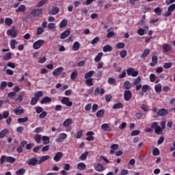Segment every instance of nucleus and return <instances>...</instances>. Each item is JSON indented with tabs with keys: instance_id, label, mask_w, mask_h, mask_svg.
<instances>
[{
	"instance_id": "8fccbe9b",
	"label": "nucleus",
	"mask_w": 175,
	"mask_h": 175,
	"mask_svg": "<svg viewBox=\"0 0 175 175\" xmlns=\"http://www.w3.org/2000/svg\"><path fill=\"white\" fill-rule=\"evenodd\" d=\"M78 75H79V72L77 71H73L70 75L71 80H76Z\"/></svg>"
},
{
	"instance_id": "aec40b11",
	"label": "nucleus",
	"mask_w": 175,
	"mask_h": 175,
	"mask_svg": "<svg viewBox=\"0 0 175 175\" xmlns=\"http://www.w3.org/2000/svg\"><path fill=\"white\" fill-rule=\"evenodd\" d=\"M25 92H21L18 96V98H16L15 99L16 102L17 103H21V102H23V99L24 98V95H25Z\"/></svg>"
},
{
	"instance_id": "3c124183",
	"label": "nucleus",
	"mask_w": 175,
	"mask_h": 175,
	"mask_svg": "<svg viewBox=\"0 0 175 175\" xmlns=\"http://www.w3.org/2000/svg\"><path fill=\"white\" fill-rule=\"evenodd\" d=\"M39 100L36 97H33L31 100H30V105L31 106H35L38 103V101Z\"/></svg>"
},
{
	"instance_id": "de8ad7c7",
	"label": "nucleus",
	"mask_w": 175,
	"mask_h": 175,
	"mask_svg": "<svg viewBox=\"0 0 175 175\" xmlns=\"http://www.w3.org/2000/svg\"><path fill=\"white\" fill-rule=\"evenodd\" d=\"M42 135L40 134H37L36 135V136L34 137V140L35 142H36V143H40V142L42 141Z\"/></svg>"
},
{
	"instance_id": "1a4fd4ad",
	"label": "nucleus",
	"mask_w": 175,
	"mask_h": 175,
	"mask_svg": "<svg viewBox=\"0 0 175 175\" xmlns=\"http://www.w3.org/2000/svg\"><path fill=\"white\" fill-rule=\"evenodd\" d=\"M62 103L63 105H66V106H68V107H71V106L73 105V103L70 100H69V98L68 97H64L62 99Z\"/></svg>"
},
{
	"instance_id": "5fc2aeb1",
	"label": "nucleus",
	"mask_w": 175,
	"mask_h": 175,
	"mask_svg": "<svg viewBox=\"0 0 175 175\" xmlns=\"http://www.w3.org/2000/svg\"><path fill=\"white\" fill-rule=\"evenodd\" d=\"M8 85V82L7 81H2L0 85V90L1 91H3L5 88H6V86Z\"/></svg>"
},
{
	"instance_id": "473e14b6",
	"label": "nucleus",
	"mask_w": 175,
	"mask_h": 175,
	"mask_svg": "<svg viewBox=\"0 0 175 175\" xmlns=\"http://www.w3.org/2000/svg\"><path fill=\"white\" fill-rule=\"evenodd\" d=\"M49 13L52 16H55V14H58L59 13V8L57 7H55Z\"/></svg>"
},
{
	"instance_id": "864d4df0",
	"label": "nucleus",
	"mask_w": 175,
	"mask_h": 175,
	"mask_svg": "<svg viewBox=\"0 0 175 175\" xmlns=\"http://www.w3.org/2000/svg\"><path fill=\"white\" fill-rule=\"evenodd\" d=\"M150 85H144L142 88V91L144 93H146L150 90Z\"/></svg>"
},
{
	"instance_id": "13d9d810",
	"label": "nucleus",
	"mask_w": 175,
	"mask_h": 175,
	"mask_svg": "<svg viewBox=\"0 0 175 175\" xmlns=\"http://www.w3.org/2000/svg\"><path fill=\"white\" fill-rule=\"evenodd\" d=\"M152 154L153 155H154V157L159 155L160 154L159 149H158V148H154L152 150Z\"/></svg>"
},
{
	"instance_id": "6e6d98bb",
	"label": "nucleus",
	"mask_w": 175,
	"mask_h": 175,
	"mask_svg": "<svg viewBox=\"0 0 175 175\" xmlns=\"http://www.w3.org/2000/svg\"><path fill=\"white\" fill-rule=\"evenodd\" d=\"M16 44H17V41H16V40H11L10 47L12 50H14V49H16Z\"/></svg>"
},
{
	"instance_id": "4d7b16f0",
	"label": "nucleus",
	"mask_w": 175,
	"mask_h": 175,
	"mask_svg": "<svg viewBox=\"0 0 175 175\" xmlns=\"http://www.w3.org/2000/svg\"><path fill=\"white\" fill-rule=\"evenodd\" d=\"M44 32V29H43V27H39L37 29V35H38V36L42 35V33H43Z\"/></svg>"
},
{
	"instance_id": "603ef678",
	"label": "nucleus",
	"mask_w": 175,
	"mask_h": 175,
	"mask_svg": "<svg viewBox=\"0 0 175 175\" xmlns=\"http://www.w3.org/2000/svg\"><path fill=\"white\" fill-rule=\"evenodd\" d=\"M41 96H43V92L42 91H38L34 94V98H36L38 100L39 98H41Z\"/></svg>"
},
{
	"instance_id": "dca6fc26",
	"label": "nucleus",
	"mask_w": 175,
	"mask_h": 175,
	"mask_svg": "<svg viewBox=\"0 0 175 175\" xmlns=\"http://www.w3.org/2000/svg\"><path fill=\"white\" fill-rule=\"evenodd\" d=\"M101 129L105 132H110L111 131V126L109 124L104 123L101 125Z\"/></svg>"
},
{
	"instance_id": "bb28decb",
	"label": "nucleus",
	"mask_w": 175,
	"mask_h": 175,
	"mask_svg": "<svg viewBox=\"0 0 175 175\" xmlns=\"http://www.w3.org/2000/svg\"><path fill=\"white\" fill-rule=\"evenodd\" d=\"M9 132V129H4L0 132V139H3L6 135H8Z\"/></svg>"
},
{
	"instance_id": "5701e85b",
	"label": "nucleus",
	"mask_w": 175,
	"mask_h": 175,
	"mask_svg": "<svg viewBox=\"0 0 175 175\" xmlns=\"http://www.w3.org/2000/svg\"><path fill=\"white\" fill-rule=\"evenodd\" d=\"M48 159H50V155H45L41 157L40 160L38 161V165H42L43 162H45V161H47Z\"/></svg>"
},
{
	"instance_id": "09e8293b",
	"label": "nucleus",
	"mask_w": 175,
	"mask_h": 175,
	"mask_svg": "<svg viewBox=\"0 0 175 175\" xmlns=\"http://www.w3.org/2000/svg\"><path fill=\"white\" fill-rule=\"evenodd\" d=\"M3 61H9V59H12V53H8L5 56L3 57Z\"/></svg>"
},
{
	"instance_id": "c85d7f7f",
	"label": "nucleus",
	"mask_w": 175,
	"mask_h": 175,
	"mask_svg": "<svg viewBox=\"0 0 175 175\" xmlns=\"http://www.w3.org/2000/svg\"><path fill=\"white\" fill-rule=\"evenodd\" d=\"M80 49V42L76 41L74 42L72 45V50L73 51H78V50Z\"/></svg>"
},
{
	"instance_id": "72a5a7b5",
	"label": "nucleus",
	"mask_w": 175,
	"mask_h": 175,
	"mask_svg": "<svg viewBox=\"0 0 175 175\" xmlns=\"http://www.w3.org/2000/svg\"><path fill=\"white\" fill-rule=\"evenodd\" d=\"M124 87L126 90H129L131 88H132V85L131 84V82L129 81H126L124 83Z\"/></svg>"
},
{
	"instance_id": "423d86ee",
	"label": "nucleus",
	"mask_w": 175,
	"mask_h": 175,
	"mask_svg": "<svg viewBox=\"0 0 175 175\" xmlns=\"http://www.w3.org/2000/svg\"><path fill=\"white\" fill-rule=\"evenodd\" d=\"M68 134L65 133H61L59 134L58 138L55 139L56 143H62L65 140V139H67Z\"/></svg>"
},
{
	"instance_id": "0e129e2a",
	"label": "nucleus",
	"mask_w": 175,
	"mask_h": 175,
	"mask_svg": "<svg viewBox=\"0 0 175 175\" xmlns=\"http://www.w3.org/2000/svg\"><path fill=\"white\" fill-rule=\"evenodd\" d=\"M141 109L144 111H146V112L148 111V106L147 105H145V104L142 105Z\"/></svg>"
},
{
	"instance_id": "4468645a",
	"label": "nucleus",
	"mask_w": 175,
	"mask_h": 175,
	"mask_svg": "<svg viewBox=\"0 0 175 175\" xmlns=\"http://www.w3.org/2000/svg\"><path fill=\"white\" fill-rule=\"evenodd\" d=\"M157 114L160 117H165V116H167V114H169V111H167V109H161L157 112Z\"/></svg>"
},
{
	"instance_id": "c9c22d12",
	"label": "nucleus",
	"mask_w": 175,
	"mask_h": 175,
	"mask_svg": "<svg viewBox=\"0 0 175 175\" xmlns=\"http://www.w3.org/2000/svg\"><path fill=\"white\" fill-rule=\"evenodd\" d=\"M88 151H85L84 153H82L79 157V159H81V161H85V159H87V157H88Z\"/></svg>"
},
{
	"instance_id": "6ab92c4d",
	"label": "nucleus",
	"mask_w": 175,
	"mask_h": 175,
	"mask_svg": "<svg viewBox=\"0 0 175 175\" xmlns=\"http://www.w3.org/2000/svg\"><path fill=\"white\" fill-rule=\"evenodd\" d=\"M27 10V7L25 5H21L17 9L15 10L16 13H23Z\"/></svg>"
},
{
	"instance_id": "7c9ffc66",
	"label": "nucleus",
	"mask_w": 175,
	"mask_h": 175,
	"mask_svg": "<svg viewBox=\"0 0 175 175\" xmlns=\"http://www.w3.org/2000/svg\"><path fill=\"white\" fill-rule=\"evenodd\" d=\"M96 116L97 118H102V117H103V116H105V109L98 110L96 112Z\"/></svg>"
},
{
	"instance_id": "052dcab7",
	"label": "nucleus",
	"mask_w": 175,
	"mask_h": 175,
	"mask_svg": "<svg viewBox=\"0 0 175 175\" xmlns=\"http://www.w3.org/2000/svg\"><path fill=\"white\" fill-rule=\"evenodd\" d=\"M172 65H173L172 63H164L163 68L164 69H170Z\"/></svg>"
},
{
	"instance_id": "7ed1b4c3",
	"label": "nucleus",
	"mask_w": 175,
	"mask_h": 175,
	"mask_svg": "<svg viewBox=\"0 0 175 175\" xmlns=\"http://www.w3.org/2000/svg\"><path fill=\"white\" fill-rule=\"evenodd\" d=\"M126 73L129 76L132 77H137L139 76V71L135 70V68L130 67L126 69Z\"/></svg>"
},
{
	"instance_id": "f704fd0d",
	"label": "nucleus",
	"mask_w": 175,
	"mask_h": 175,
	"mask_svg": "<svg viewBox=\"0 0 175 175\" xmlns=\"http://www.w3.org/2000/svg\"><path fill=\"white\" fill-rule=\"evenodd\" d=\"M150 53H151V51H150V49H146L143 54L141 55V58L142 59H146V57H147V55H148V54H150Z\"/></svg>"
},
{
	"instance_id": "c756f323",
	"label": "nucleus",
	"mask_w": 175,
	"mask_h": 175,
	"mask_svg": "<svg viewBox=\"0 0 175 175\" xmlns=\"http://www.w3.org/2000/svg\"><path fill=\"white\" fill-rule=\"evenodd\" d=\"M102 57H103V53L100 52L97 54V55L94 57V61L96 62H100L102 59Z\"/></svg>"
},
{
	"instance_id": "ddd939ff",
	"label": "nucleus",
	"mask_w": 175,
	"mask_h": 175,
	"mask_svg": "<svg viewBox=\"0 0 175 175\" xmlns=\"http://www.w3.org/2000/svg\"><path fill=\"white\" fill-rule=\"evenodd\" d=\"M105 94V89L101 88L100 87H97L94 90L95 96L98 95H100L101 96Z\"/></svg>"
},
{
	"instance_id": "4be33fe9",
	"label": "nucleus",
	"mask_w": 175,
	"mask_h": 175,
	"mask_svg": "<svg viewBox=\"0 0 175 175\" xmlns=\"http://www.w3.org/2000/svg\"><path fill=\"white\" fill-rule=\"evenodd\" d=\"M94 170H96V172H103V170H105V168L102 164L97 163L94 165Z\"/></svg>"
},
{
	"instance_id": "a878e982",
	"label": "nucleus",
	"mask_w": 175,
	"mask_h": 175,
	"mask_svg": "<svg viewBox=\"0 0 175 175\" xmlns=\"http://www.w3.org/2000/svg\"><path fill=\"white\" fill-rule=\"evenodd\" d=\"M103 51L104 53H109L110 51H113V47L109 44H107L103 46Z\"/></svg>"
},
{
	"instance_id": "6e6552de",
	"label": "nucleus",
	"mask_w": 175,
	"mask_h": 175,
	"mask_svg": "<svg viewBox=\"0 0 175 175\" xmlns=\"http://www.w3.org/2000/svg\"><path fill=\"white\" fill-rule=\"evenodd\" d=\"M124 100L129 102L132 99V92L131 90H125L124 93Z\"/></svg>"
},
{
	"instance_id": "b1692460",
	"label": "nucleus",
	"mask_w": 175,
	"mask_h": 175,
	"mask_svg": "<svg viewBox=\"0 0 175 175\" xmlns=\"http://www.w3.org/2000/svg\"><path fill=\"white\" fill-rule=\"evenodd\" d=\"M70 34V30L64 31L60 36V39H66Z\"/></svg>"
},
{
	"instance_id": "a18cd8bd",
	"label": "nucleus",
	"mask_w": 175,
	"mask_h": 175,
	"mask_svg": "<svg viewBox=\"0 0 175 175\" xmlns=\"http://www.w3.org/2000/svg\"><path fill=\"white\" fill-rule=\"evenodd\" d=\"M66 25H68V21L66 19H64L59 24V28H65Z\"/></svg>"
},
{
	"instance_id": "4c0bfd02",
	"label": "nucleus",
	"mask_w": 175,
	"mask_h": 175,
	"mask_svg": "<svg viewBox=\"0 0 175 175\" xmlns=\"http://www.w3.org/2000/svg\"><path fill=\"white\" fill-rule=\"evenodd\" d=\"M85 84H87V85H89V87H92V85H94V79H87L85 81Z\"/></svg>"
},
{
	"instance_id": "69168bd1",
	"label": "nucleus",
	"mask_w": 175,
	"mask_h": 175,
	"mask_svg": "<svg viewBox=\"0 0 175 175\" xmlns=\"http://www.w3.org/2000/svg\"><path fill=\"white\" fill-rule=\"evenodd\" d=\"M125 44L124 42H119L116 45V49H124Z\"/></svg>"
},
{
	"instance_id": "f3484780",
	"label": "nucleus",
	"mask_w": 175,
	"mask_h": 175,
	"mask_svg": "<svg viewBox=\"0 0 175 175\" xmlns=\"http://www.w3.org/2000/svg\"><path fill=\"white\" fill-rule=\"evenodd\" d=\"M7 35L12 36V38H17V32L13 29H10L7 31Z\"/></svg>"
},
{
	"instance_id": "2eb2a0df",
	"label": "nucleus",
	"mask_w": 175,
	"mask_h": 175,
	"mask_svg": "<svg viewBox=\"0 0 175 175\" xmlns=\"http://www.w3.org/2000/svg\"><path fill=\"white\" fill-rule=\"evenodd\" d=\"M64 72V67H59L55 68L53 72V76H59L61 73Z\"/></svg>"
},
{
	"instance_id": "f03ea898",
	"label": "nucleus",
	"mask_w": 175,
	"mask_h": 175,
	"mask_svg": "<svg viewBox=\"0 0 175 175\" xmlns=\"http://www.w3.org/2000/svg\"><path fill=\"white\" fill-rule=\"evenodd\" d=\"M152 129H154L156 135H163V129L158 125V122H154L151 125Z\"/></svg>"
},
{
	"instance_id": "a19ab883",
	"label": "nucleus",
	"mask_w": 175,
	"mask_h": 175,
	"mask_svg": "<svg viewBox=\"0 0 175 175\" xmlns=\"http://www.w3.org/2000/svg\"><path fill=\"white\" fill-rule=\"evenodd\" d=\"M122 107H124V104H122V103H116L112 107V108L114 109H122Z\"/></svg>"
},
{
	"instance_id": "338daca9",
	"label": "nucleus",
	"mask_w": 175,
	"mask_h": 175,
	"mask_svg": "<svg viewBox=\"0 0 175 175\" xmlns=\"http://www.w3.org/2000/svg\"><path fill=\"white\" fill-rule=\"evenodd\" d=\"M121 58H125L126 57V50H123L120 53Z\"/></svg>"
},
{
	"instance_id": "ea45409f",
	"label": "nucleus",
	"mask_w": 175,
	"mask_h": 175,
	"mask_svg": "<svg viewBox=\"0 0 175 175\" xmlns=\"http://www.w3.org/2000/svg\"><path fill=\"white\" fill-rule=\"evenodd\" d=\"M108 83L111 85H117V81L114 78H111V77L108 78Z\"/></svg>"
},
{
	"instance_id": "2f4dec72",
	"label": "nucleus",
	"mask_w": 175,
	"mask_h": 175,
	"mask_svg": "<svg viewBox=\"0 0 175 175\" xmlns=\"http://www.w3.org/2000/svg\"><path fill=\"white\" fill-rule=\"evenodd\" d=\"M86 167H87V165L84 163H79L77 164V169L79 170H85Z\"/></svg>"
},
{
	"instance_id": "c03bdc74",
	"label": "nucleus",
	"mask_w": 175,
	"mask_h": 175,
	"mask_svg": "<svg viewBox=\"0 0 175 175\" xmlns=\"http://www.w3.org/2000/svg\"><path fill=\"white\" fill-rule=\"evenodd\" d=\"M5 23L6 25L10 27V25H12V24H13V19H12V18H5Z\"/></svg>"
},
{
	"instance_id": "680f3d73",
	"label": "nucleus",
	"mask_w": 175,
	"mask_h": 175,
	"mask_svg": "<svg viewBox=\"0 0 175 175\" xmlns=\"http://www.w3.org/2000/svg\"><path fill=\"white\" fill-rule=\"evenodd\" d=\"M154 13H156V14H158V16H161V13H162V10L159 8H156L154 10Z\"/></svg>"
},
{
	"instance_id": "37998d69",
	"label": "nucleus",
	"mask_w": 175,
	"mask_h": 175,
	"mask_svg": "<svg viewBox=\"0 0 175 175\" xmlns=\"http://www.w3.org/2000/svg\"><path fill=\"white\" fill-rule=\"evenodd\" d=\"M154 90L157 94L162 92V85L161 84L155 85Z\"/></svg>"
},
{
	"instance_id": "79ce46f5",
	"label": "nucleus",
	"mask_w": 175,
	"mask_h": 175,
	"mask_svg": "<svg viewBox=\"0 0 175 175\" xmlns=\"http://www.w3.org/2000/svg\"><path fill=\"white\" fill-rule=\"evenodd\" d=\"M42 140L44 142V144H49L50 143V137L44 135L42 137Z\"/></svg>"
},
{
	"instance_id": "9d476101",
	"label": "nucleus",
	"mask_w": 175,
	"mask_h": 175,
	"mask_svg": "<svg viewBox=\"0 0 175 175\" xmlns=\"http://www.w3.org/2000/svg\"><path fill=\"white\" fill-rule=\"evenodd\" d=\"M173 47L171 44H169L167 43H164L163 44V53H170V51H172V49Z\"/></svg>"
},
{
	"instance_id": "49530a36",
	"label": "nucleus",
	"mask_w": 175,
	"mask_h": 175,
	"mask_svg": "<svg viewBox=\"0 0 175 175\" xmlns=\"http://www.w3.org/2000/svg\"><path fill=\"white\" fill-rule=\"evenodd\" d=\"M28 120H29L28 117L19 118H18L17 122H18V124H23V122H27Z\"/></svg>"
},
{
	"instance_id": "412c9836",
	"label": "nucleus",
	"mask_w": 175,
	"mask_h": 175,
	"mask_svg": "<svg viewBox=\"0 0 175 175\" xmlns=\"http://www.w3.org/2000/svg\"><path fill=\"white\" fill-rule=\"evenodd\" d=\"M72 123L73 120L72 118H68L63 122V126H64V128H66L69 126V125H72Z\"/></svg>"
},
{
	"instance_id": "20e7f679",
	"label": "nucleus",
	"mask_w": 175,
	"mask_h": 175,
	"mask_svg": "<svg viewBox=\"0 0 175 175\" xmlns=\"http://www.w3.org/2000/svg\"><path fill=\"white\" fill-rule=\"evenodd\" d=\"M44 44V40H38L33 44V48L34 50H39L42 46Z\"/></svg>"
},
{
	"instance_id": "f8f14e48",
	"label": "nucleus",
	"mask_w": 175,
	"mask_h": 175,
	"mask_svg": "<svg viewBox=\"0 0 175 175\" xmlns=\"http://www.w3.org/2000/svg\"><path fill=\"white\" fill-rule=\"evenodd\" d=\"M62 157H64V153H62V152H57L54 157H53V160L55 161V162H59V161H61V158H62Z\"/></svg>"
},
{
	"instance_id": "0eeeda50",
	"label": "nucleus",
	"mask_w": 175,
	"mask_h": 175,
	"mask_svg": "<svg viewBox=\"0 0 175 175\" xmlns=\"http://www.w3.org/2000/svg\"><path fill=\"white\" fill-rule=\"evenodd\" d=\"M42 13H43V10L42 8H38L32 10L31 14L33 17H39Z\"/></svg>"
},
{
	"instance_id": "e433bc0d",
	"label": "nucleus",
	"mask_w": 175,
	"mask_h": 175,
	"mask_svg": "<svg viewBox=\"0 0 175 175\" xmlns=\"http://www.w3.org/2000/svg\"><path fill=\"white\" fill-rule=\"evenodd\" d=\"M142 82V77L138 76L135 79H134V81L133 83V85H137L139 84H141Z\"/></svg>"
},
{
	"instance_id": "9b49d317",
	"label": "nucleus",
	"mask_w": 175,
	"mask_h": 175,
	"mask_svg": "<svg viewBox=\"0 0 175 175\" xmlns=\"http://www.w3.org/2000/svg\"><path fill=\"white\" fill-rule=\"evenodd\" d=\"M14 113L16 116H21V114H24V108L17 107L14 109Z\"/></svg>"
},
{
	"instance_id": "e2e57ef3",
	"label": "nucleus",
	"mask_w": 175,
	"mask_h": 175,
	"mask_svg": "<svg viewBox=\"0 0 175 175\" xmlns=\"http://www.w3.org/2000/svg\"><path fill=\"white\" fill-rule=\"evenodd\" d=\"M47 116V111H43L40 115L39 118H46V116Z\"/></svg>"
},
{
	"instance_id": "cd10ccee",
	"label": "nucleus",
	"mask_w": 175,
	"mask_h": 175,
	"mask_svg": "<svg viewBox=\"0 0 175 175\" xmlns=\"http://www.w3.org/2000/svg\"><path fill=\"white\" fill-rule=\"evenodd\" d=\"M95 73V71L94 70H91L89 71L88 72H86L84 75V78L85 79H91V77H92V76H94V74Z\"/></svg>"
},
{
	"instance_id": "393cba45",
	"label": "nucleus",
	"mask_w": 175,
	"mask_h": 175,
	"mask_svg": "<svg viewBox=\"0 0 175 175\" xmlns=\"http://www.w3.org/2000/svg\"><path fill=\"white\" fill-rule=\"evenodd\" d=\"M152 62L150 63V66H155V65L158 64V57H157V55L152 56Z\"/></svg>"
},
{
	"instance_id": "39448f33",
	"label": "nucleus",
	"mask_w": 175,
	"mask_h": 175,
	"mask_svg": "<svg viewBox=\"0 0 175 175\" xmlns=\"http://www.w3.org/2000/svg\"><path fill=\"white\" fill-rule=\"evenodd\" d=\"M39 161H38V159L36 157H33L29 159H28L26 161L27 165H29V166H36V165H38Z\"/></svg>"
},
{
	"instance_id": "f257e3e1",
	"label": "nucleus",
	"mask_w": 175,
	"mask_h": 175,
	"mask_svg": "<svg viewBox=\"0 0 175 175\" xmlns=\"http://www.w3.org/2000/svg\"><path fill=\"white\" fill-rule=\"evenodd\" d=\"M8 162V163H14L16 162V158L11 156L2 155L0 159V165H3V162Z\"/></svg>"
},
{
	"instance_id": "774afa93",
	"label": "nucleus",
	"mask_w": 175,
	"mask_h": 175,
	"mask_svg": "<svg viewBox=\"0 0 175 175\" xmlns=\"http://www.w3.org/2000/svg\"><path fill=\"white\" fill-rule=\"evenodd\" d=\"M174 10H175V4H172L168 7V11L172 13Z\"/></svg>"
},
{
	"instance_id": "a211bd4d",
	"label": "nucleus",
	"mask_w": 175,
	"mask_h": 175,
	"mask_svg": "<svg viewBox=\"0 0 175 175\" xmlns=\"http://www.w3.org/2000/svg\"><path fill=\"white\" fill-rule=\"evenodd\" d=\"M52 100H53L51 99V98L45 96L40 100V103H41V105L51 103Z\"/></svg>"
},
{
	"instance_id": "58836bf2",
	"label": "nucleus",
	"mask_w": 175,
	"mask_h": 175,
	"mask_svg": "<svg viewBox=\"0 0 175 175\" xmlns=\"http://www.w3.org/2000/svg\"><path fill=\"white\" fill-rule=\"evenodd\" d=\"M27 170L24 168H20L16 172V175H25Z\"/></svg>"
},
{
	"instance_id": "bf43d9fd",
	"label": "nucleus",
	"mask_w": 175,
	"mask_h": 175,
	"mask_svg": "<svg viewBox=\"0 0 175 175\" xmlns=\"http://www.w3.org/2000/svg\"><path fill=\"white\" fill-rule=\"evenodd\" d=\"M14 96H16V92H11L8 94V98L10 99H14Z\"/></svg>"
}]
</instances>
